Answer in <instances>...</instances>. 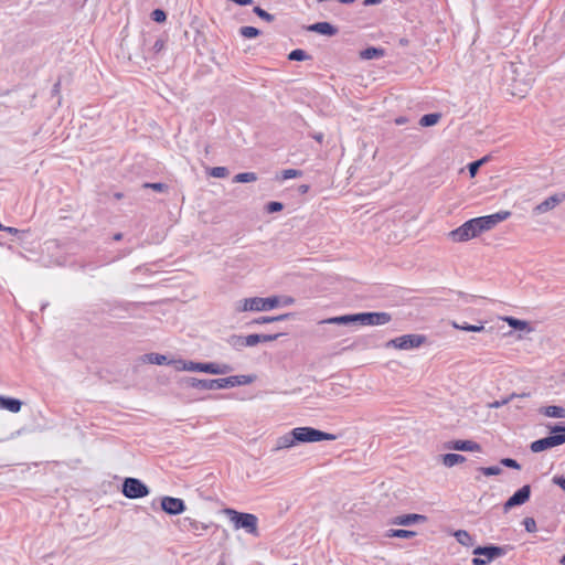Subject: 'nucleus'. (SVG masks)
<instances>
[{
    "instance_id": "obj_19",
    "label": "nucleus",
    "mask_w": 565,
    "mask_h": 565,
    "mask_svg": "<svg viewBox=\"0 0 565 565\" xmlns=\"http://www.w3.org/2000/svg\"><path fill=\"white\" fill-rule=\"evenodd\" d=\"M21 407H22V402L20 399L0 395V408L1 409H7L12 413H18V412H20Z\"/></svg>"
},
{
    "instance_id": "obj_53",
    "label": "nucleus",
    "mask_w": 565,
    "mask_h": 565,
    "mask_svg": "<svg viewBox=\"0 0 565 565\" xmlns=\"http://www.w3.org/2000/svg\"><path fill=\"white\" fill-rule=\"evenodd\" d=\"M553 483L557 484L563 491H565V477L555 476L553 478Z\"/></svg>"
},
{
    "instance_id": "obj_11",
    "label": "nucleus",
    "mask_w": 565,
    "mask_h": 565,
    "mask_svg": "<svg viewBox=\"0 0 565 565\" xmlns=\"http://www.w3.org/2000/svg\"><path fill=\"white\" fill-rule=\"evenodd\" d=\"M175 525L181 532H191L196 536L202 535L210 527V524L199 522L190 516L178 519Z\"/></svg>"
},
{
    "instance_id": "obj_3",
    "label": "nucleus",
    "mask_w": 565,
    "mask_h": 565,
    "mask_svg": "<svg viewBox=\"0 0 565 565\" xmlns=\"http://www.w3.org/2000/svg\"><path fill=\"white\" fill-rule=\"evenodd\" d=\"M223 513L232 522L235 530H244L246 533L257 537L259 536L258 531V518L253 513L239 512L232 508H225Z\"/></svg>"
},
{
    "instance_id": "obj_17",
    "label": "nucleus",
    "mask_w": 565,
    "mask_h": 565,
    "mask_svg": "<svg viewBox=\"0 0 565 565\" xmlns=\"http://www.w3.org/2000/svg\"><path fill=\"white\" fill-rule=\"evenodd\" d=\"M307 30L326 36H334L339 32V29L335 25L324 21L310 24Z\"/></svg>"
},
{
    "instance_id": "obj_27",
    "label": "nucleus",
    "mask_w": 565,
    "mask_h": 565,
    "mask_svg": "<svg viewBox=\"0 0 565 565\" xmlns=\"http://www.w3.org/2000/svg\"><path fill=\"white\" fill-rule=\"evenodd\" d=\"M376 335H373V334H370V335H365V337H362L358 340H355L353 343H352V348H370V347H376L377 343H376Z\"/></svg>"
},
{
    "instance_id": "obj_39",
    "label": "nucleus",
    "mask_w": 565,
    "mask_h": 565,
    "mask_svg": "<svg viewBox=\"0 0 565 565\" xmlns=\"http://www.w3.org/2000/svg\"><path fill=\"white\" fill-rule=\"evenodd\" d=\"M479 471L487 477L499 476L502 473V469L499 466L480 467Z\"/></svg>"
},
{
    "instance_id": "obj_26",
    "label": "nucleus",
    "mask_w": 565,
    "mask_h": 565,
    "mask_svg": "<svg viewBox=\"0 0 565 565\" xmlns=\"http://www.w3.org/2000/svg\"><path fill=\"white\" fill-rule=\"evenodd\" d=\"M141 360L143 362L151 363V364H157V365L170 364V360L166 355L159 354V353H147V354H143L141 356Z\"/></svg>"
},
{
    "instance_id": "obj_28",
    "label": "nucleus",
    "mask_w": 565,
    "mask_h": 565,
    "mask_svg": "<svg viewBox=\"0 0 565 565\" xmlns=\"http://www.w3.org/2000/svg\"><path fill=\"white\" fill-rule=\"evenodd\" d=\"M455 537L458 543H460L463 546H473L475 544V537L470 535L466 530H458L455 532Z\"/></svg>"
},
{
    "instance_id": "obj_40",
    "label": "nucleus",
    "mask_w": 565,
    "mask_h": 565,
    "mask_svg": "<svg viewBox=\"0 0 565 565\" xmlns=\"http://www.w3.org/2000/svg\"><path fill=\"white\" fill-rule=\"evenodd\" d=\"M302 174H303V172L301 170L286 169V170L281 171L280 180L284 181V180H288V179L299 178Z\"/></svg>"
},
{
    "instance_id": "obj_36",
    "label": "nucleus",
    "mask_w": 565,
    "mask_h": 565,
    "mask_svg": "<svg viewBox=\"0 0 565 565\" xmlns=\"http://www.w3.org/2000/svg\"><path fill=\"white\" fill-rule=\"evenodd\" d=\"M226 341L231 347H233L236 350H241L242 348L245 347L243 335L232 334L227 338Z\"/></svg>"
},
{
    "instance_id": "obj_64",
    "label": "nucleus",
    "mask_w": 565,
    "mask_h": 565,
    "mask_svg": "<svg viewBox=\"0 0 565 565\" xmlns=\"http://www.w3.org/2000/svg\"><path fill=\"white\" fill-rule=\"evenodd\" d=\"M398 44H399L401 46H407V45L409 44V40H408L407 38H401V39L398 40Z\"/></svg>"
},
{
    "instance_id": "obj_2",
    "label": "nucleus",
    "mask_w": 565,
    "mask_h": 565,
    "mask_svg": "<svg viewBox=\"0 0 565 565\" xmlns=\"http://www.w3.org/2000/svg\"><path fill=\"white\" fill-rule=\"evenodd\" d=\"M255 381V375H232L222 379H196L183 376L179 379L180 388H196L200 391L223 390L228 387L248 385Z\"/></svg>"
},
{
    "instance_id": "obj_10",
    "label": "nucleus",
    "mask_w": 565,
    "mask_h": 565,
    "mask_svg": "<svg viewBox=\"0 0 565 565\" xmlns=\"http://www.w3.org/2000/svg\"><path fill=\"white\" fill-rule=\"evenodd\" d=\"M392 320L388 312H359L358 323L362 326H383Z\"/></svg>"
},
{
    "instance_id": "obj_54",
    "label": "nucleus",
    "mask_w": 565,
    "mask_h": 565,
    "mask_svg": "<svg viewBox=\"0 0 565 565\" xmlns=\"http://www.w3.org/2000/svg\"><path fill=\"white\" fill-rule=\"evenodd\" d=\"M0 231H4L9 234H12V235H18L21 233L20 230L15 228V227H11V226H4L0 223Z\"/></svg>"
},
{
    "instance_id": "obj_5",
    "label": "nucleus",
    "mask_w": 565,
    "mask_h": 565,
    "mask_svg": "<svg viewBox=\"0 0 565 565\" xmlns=\"http://www.w3.org/2000/svg\"><path fill=\"white\" fill-rule=\"evenodd\" d=\"M280 299L278 296L262 298H245L239 301L237 311H267L278 307Z\"/></svg>"
},
{
    "instance_id": "obj_7",
    "label": "nucleus",
    "mask_w": 565,
    "mask_h": 565,
    "mask_svg": "<svg viewBox=\"0 0 565 565\" xmlns=\"http://www.w3.org/2000/svg\"><path fill=\"white\" fill-rule=\"evenodd\" d=\"M121 493L128 499H141L150 493V489L140 479L127 477L121 483Z\"/></svg>"
},
{
    "instance_id": "obj_24",
    "label": "nucleus",
    "mask_w": 565,
    "mask_h": 565,
    "mask_svg": "<svg viewBox=\"0 0 565 565\" xmlns=\"http://www.w3.org/2000/svg\"><path fill=\"white\" fill-rule=\"evenodd\" d=\"M385 51L380 47L369 46L360 52V56L363 60H376L383 57Z\"/></svg>"
},
{
    "instance_id": "obj_59",
    "label": "nucleus",
    "mask_w": 565,
    "mask_h": 565,
    "mask_svg": "<svg viewBox=\"0 0 565 565\" xmlns=\"http://www.w3.org/2000/svg\"><path fill=\"white\" fill-rule=\"evenodd\" d=\"M294 302H295V299L292 297L287 296V297L282 298L284 306H289V305H292Z\"/></svg>"
},
{
    "instance_id": "obj_18",
    "label": "nucleus",
    "mask_w": 565,
    "mask_h": 565,
    "mask_svg": "<svg viewBox=\"0 0 565 565\" xmlns=\"http://www.w3.org/2000/svg\"><path fill=\"white\" fill-rule=\"evenodd\" d=\"M358 323V313L331 317L319 321V324L351 326Z\"/></svg>"
},
{
    "instance_id": "obj_35",
    "label": "nucleus",
    "mask_w": 565,
    "mask_h": 565,
    "mask_svg": "<svg viewBox=\"0 0 565 565\" xmlns=\"http://www.w3.org/2000/svg\"><path fill=\"white\" fill-rule=\"evenodd\" d=\"M257 180V174L255 172H242L234 177V182L238 183H248Z\"/></svg>"
},
{
    "instance_id": "obj_42",
    "label": "nucleus",
    "mask_w": 565,
    "mask_h": 565,
    "mask_svg": "<svg viewBox=\"0 0 565 565\" xmlns=\"http://www.w3.org/2000/svg\"><path fill=\"white\" fill-rule=\"evenodd\" d=\"M233 371V367L226 363H215L214 362V371L212 374H227Z\"/></svg>"
},
{
    "instance_id": "obj_6",
    "label": "nucleus",
    "mask_w": 565,
    "mask_h": 565,
    "mask_svg": "<svg viewBox=\"0 0 565 565\" xmlns=\"http://www.w3.org/2000/svg\"><path fill=\"white\" fill-rule=\"evenodd\" d=\"M295 440L297 444H306V443H318L322 440H335L337 436L333 434H329L322 431L320 429L303 426L294 428Z\"/></svg>"
},
{
    "instance_id": "obj_4",
    "label": "nucleus",
    "mask_w": 565,
    "mask_h": 565,
    "mask_svg": "<svg viewBox=\"0 0 565 565\" xmlns=\"http://www.w3.org/2000/svg\"><path fill=\"white\" fill-rule=\"evenodd\" d=\"M511 550L510 545H494L488 544L484 546H477L473 548L472 554L476 556L471 559L472 565H488L493 559L504 556Z\"/></svg>"
},
{
    "instance_id": "obj_46",
    "label": "nucleus",
    "mask_w": 565,
    "mask_h": 565,
    "mask_svg": "<svg viewBox=\"0 0 565 565\" xmlns=\"http://www.w3.org/2000/svg\"><path fill=\"white\" fill-rule=\"evenodd\" d=\"M500 463L507 468H511V469H515V470L521 469V465L513 458H502L500 460Z\"/></svg>"
},
{
    "instance_id": "obj_51",
    "label": "nucleus",
    "mask_w": 565,
    "mask_h": 565,
    "mask_svg": "<svg viewBox=\"0 0 565 565\" xmlns=\"http://www.w3.org/2000/svg\"><path fill=\"white\" fill-rule=\"evenodd\" d=\"M550 433H564L565 434V425L562 424H555V425H548Z\"/></svg>"
},
{
    "instance_id": "obj_43",
    "label": "nucleus",
    "mask_w": 565,
    "mask_h": 565,
    "mask_svg": "<svg viewBox=\"0 0 565 565\" xmlns=\"http://www.w3.org/2000/svg\"><path fill=\"white\" fill-rule=\"evenodd\" d=\"M228 169L226 167H214L210 171V175L214 178H226L228 175Z\"/></svg>"
},
{
    "instance_id": "obj_47",
    "label": "nucleus",
    "mask_w": 565,
    "mask_h": 565,
    "mask_svg": "<svg viewBox=\"0 0 565 565\" xmlns=\"http://www.w3.org/2000/svg\"><path fill=\"white\" fill-rule=\"evenodd\" d=\"M520 395H516V394H511L510 396L505 397V398H502L500 401H494L490 407H493V408H499V407H502L504 405H507L509 402H511L513 398L515 397H519Z\"/></svg>"
},
{
    "instance_id": "obj_33",
    "label": "nucleus",
    "mask_w": 565,
    "mask_h": 565,
    "mask_svg": "<svg viewBox=\"0 0 565 565\" xmlns=\"http://www.w3.org/2000/svg\"><path fill=\"white\" fill-rule=\"evenodd\" d=\"M310 58H311V56L302 49H295L288 55V60L297 61V62H301V61H306V60H310Z\"/></svg>"
},
{
    "instance_id": "obj_29",
    "label": "nucleus",
    "mask_w": 565,
    "mask_h": 565,
    "mask_svg": "<svg viewBox=\"0 0 565 565\" xmlns=\"http://www.w3.org/2000/svg\"><path fill=\"white\" fill-rule=\"evenodd\" d=\"M440 118H441L440 113L425 114L420 117L419 125L422 127H431V126L436 125L440 120Z\"/></svg>"
},
{
    "instance_id": "obj_37",
    "label": "nucleus",
    "mask_w": 565,
    "mask_h": 565,
    "mask_svg": "<svg viewBox=\"0 0 565 565\" xmlns=\"http://www.w3.org/2000/svg\"><path fill=\"white\" fill-rule=\"evenodd\" d=\"M253 12L260 19L267 21V22H273L275 20V15L267 12L266 10H264L263 8H260L259 6H256L254 7L253 9Z\"/></svg>"
},
{
    "instance_id": "obj_23",
    "label": "nucleus",
    "mask_w": 565,
    "mask_h": 565,
    "mask_svg": "<svg viewBox=\"0 0 565 565\" xmlns=\"http://www.w3.org/2000/svg\"><path fill=\"white\" fill-rule=\"evenodd\" d=\"M504 321H507L508 324L511 328H513L514 330H520V331L525 330L527 332H532L533 331V328L525 320H521V319H518V318H514V317H505Z\"/></svg>"
},
{
    "instance_id": "obj_1",
    "label": "nucleus",
    "mask_w": 565,
    "mask_h": 565,
    "mask_svg": "<svg viewBox=\"0 0 565 565\" xmlns=\"http://www.w3.org/2000/svg\"><path fill=\"white\" fill-rule=\"evenodd\" d=\"M510 215V211H499L494 214L470 218L456 230L449 232V237L454 242H467L479 236L483 232L492 230L500 222L509 218Z\"/></svg>"
},
{
    "instance_id": "obj_55",
    "label": "nucleus",
    "mask_w": 565,
    "mask_h": 565,
    "mask_svg": "<svg viewBox=\"0 0 565 565\" xmlns=\"http://www.w3.org/2000/svg\"><path fill=\"white\" fill-rule=\"evenodd\" d=\"M294 317H295V313L279 315V316L273 317V322L285 321V320H288Z\"/></svg>"
},
{
    "instance_id": "obj_52",
    "label": "nucleus",
    "mask_w": 565,
    "mask_h": 565,
    "mask_svg": "<svg viewBox=\"0 0 565 565\" xmlns=\"http://www.w3.org/2000/svg\"><path fill=\"white\" fill-rule=\"evenodd\" d=\"M273 322V317H266V316H263V317H259L257 319H254L252 323H257V324H264V323H271Z\"/></svg>"
},
{
    "instance_id": "obj_45",
    "label": "nucleus",
    "mask_w": 565,
    "mask_h": 565,
    "mask_svg": "<svg viewBox=\"0 0 565 565\" xmlns=\"http://www.w3.org/2000/svg\"><path fill=\"white\" fill-rule=\"evenodd\" d=\"M260 343V337L257 333L248 334L244 337L245 347H255Z\"/></svg>"
},
{
    "instance_id": "obj_21",
    "label": "nucleus",
    "mask_w": 565,
    "mask_h": 565,
    "mask_svg": "<svg viewBox=\"0 0 565 565\" xmlns=\"http://www.w3.org/2000/svg\"><path fill=\"white\" fill-rule=\"evenodd\" d=\"M540 413L552 418H565V408L557 405H548L540 408Z\"/></svg>"
},
{
    "instance_id": "obj_63",
    "label": "nucleus",
    "mask_w": 565,
    "mask_h": 565,
    "mask_svg": "<svg viewBox=\"0 0 565 565\" xmlns=\"http://www.w3.org/2000/svg\"><path fill=\"white\" fill-rule=\"evenodd\" d=\"M310 186L308 184H301L299 188H298V191L301 193V194H306L308 191H309Z\"/></svg>"
},
{
    "instance_id": "obj_41",
    "label": "nucleus",
    "mask_w": 565,
    "mask_h": 565,
    "mask_svg": "<svg viewBox=\"0 0 565 565\" xmlns=\"http://www.w3.org/2000/svg\"><path fill=\"white\" fill-rule=\"evenodd\" d=\"M152 21L163 23L167 21V12L162 9H154L150 14Z\"/></svg>"
},
{
    "instance_id": "obj_14",
    "label": "nucleus",
    "mask_w": 565,
    "mask_h": 565,
    "mask_svg": "<svg viewBox=\"0 0 565 565\" xmlns=\"http://www.w3.org/2000/svg\"><path fill=\"white\" fill-rule=\"evenodd\" d=\"M446 449L458 451H481V445L473 440H450L445 444Z\"/></svg>"
},
{
    "instance_id": "obj_32",
    "label": "nucleus",
    "mask_w": 565,
    "mask_h": 565,
    "mask_svg": "<svg viewBox=\"0 0 565 565\" xmlns=\"http://www.w3.org/2000/svg\"><path fill=\"white\" fill-rule=\"evenodd\" d=\"M142 189H151L156 192L166 193L169 191V185L163 182H145L141 185Z\"/></svg>"
},
{
    "instance_id": "obj_13",
    "label": "nucleus",
    "mask_w": 565,
    "mask_h": 565,
    "mask_svg": "<svg viewBox=\"0 0 565 565\" xmlns=\"http://www.w3.org/2000/svg\"><path fill=\"white\" fill-rule=\"evenodd\" d=\"M531 497V486L524 484L519 490H516L503 504L504 512L510 511L514 507L522 505L530 500Z\"/></svg>"
},
{
    "instance_id": "obj_30",
    "label": "nucleus",
    "mask_w": 565,
    "mask_h": 565,
    "mask_svg": "<svg viewBox=\"0 0 565 565\" xmlns=\"http://www.w3.org/2000/svg\"><path fill=\"white\" fill-rule=\"evenodd\" d=\"M416 535L415 531L411 530H402V529H391L386 532V537H399V539H411Z\"/></svg>"
},
{
    "instance_id": "obj_58",
    "label": "nucleus",
    "mask_w": 565,
    "mask_h": 565,
    "mask_svg": "<svg viewBox=\"0 0 565 565\" xmlns=\"http://www.w3.org/2000/svg\"><path fill=\"white\" fill-rule=\"evenodd\" d=\"M60 90H61V82L57 81L54 85H53V88H52V95L55 96V95H58L60 94Z\"/></svg>"
},
{
    "instance_id": "obj_44",
    "label": "nucleus",
    "mask_w": 565,
    "mask_h": 565,
    "mask_svg": "<svg viewBox=\"0 0 565 565\" xmlns=\"http://www.w3.org/2000/svg\"><path fill=\"white\" fill-rule=\"evenodd\" d=\"M282 209H284V204L278 201H270L265 206V210L267 213L280 212Z\"/></svg>"
},
{
    "instance_id": "obj_62",
    "label": "nucleus",
    "mask_w": 565,
    "mask_h": 565,
    "mask_svg": "<svg viewBox=\"0 0 565 565\" xmlns=\"http://www.w3.org/2000/svg\"><path fill=\"white\" fill-rule=\"evenodd\" d=\"M407 121H408V119H407L406 117H404V116H399V117H397V118L395 119V124H396V125H404V124H406Z\"/></svg>"
},
{
    "instance_id": "obj_22",
    "label": "nucleus",
    "mask_w": 565,
    "mask_h": 565,
    "mask_svg": "<svg viewBox=\"0 0 565 565\" xmlns=\"http://www.w3.org/2000/svg\"><path fill=\"white\" fill-rule=\"evenodd\" d=\"M298 444L297 440H295L294 429H291L289 433L277 438L276 449L290 448Z\"/></svg>"
},
{
    "instance_id": "obj_60",
    "label": "nucleus",
    "mask_w": 565,
    "mask_h": 565,
    "mask_svg": "<svg viewBox=\"0 0 565 565\" xmlns=\"http://www.w3.org/2000/svg\"><path fill=\"white\" fill-rule=\"evenodd\" d=\"M383 0H364L363 1V4L364 6H375V4H380L382 3Z\"/></svg>"
},
{
    "instance_id": "obj_15",
    "label": "nucleus",
    "mask_w": 565,
    "mask_h": 565,
    "mask_svg": "<svg viewBox=\"0 0 565 565\" xmlns=\"http://www.w3.org/2000/svg\"><path fill=\"white\" fill-rule=\"evenodd\" d=\"M565 201V193H556L554 195L548 196L544 201H542L540 204H537L534 207V212L536 214H543L546 213L554 207H556L559 203Z\"/></svg>"
},
{
    "instance_id": "obj_56",
    "label": "nucleus",
    "mask_w": 565,
    "mask_h": 565,
    "mask_svg": "<svg viewBox=\"0 0 565 565\" xmlns=\"http://www.w3.org/2000/svg\"><path fill=\"white\" fill-rule=\"evenodd\" d=\"M322 337L327 338V339H333V338H337L339 337L340 334L335 331H331V330H323L322 333H321Z\"/></svg>"
},
{
    "instance_id": "obj_50",
    "label": "nucleus",
    "mask_w": 565,
    "mask_h": 565,
    "mask_svg": "<svg viewBox=\"0 0 565 565\" xmlns=\"http://www.w3.org/2000/svg\"><path fill=\"white\" fill-rule=\"evenodd\" d=\"M188 363H189V361L182 360V359L170 360V364H173L175 370H178V371H188V369L183 367V365H186Z\"/></svg>"
},
{
    "instance_id": "obj_12",
    "label": "nucleus",
    "mask_w": 565,
    "mask_h": 565,
    "mask_svg": "<svg viewBox=\"0 0 565 565\" xmlns=\"http://www.w3.org/2000/svg\"><path fill=\"white\" fill-rule=\"evenodd\" d=\"M160 507L169 515H179L186 510L184 500L169 495L161 498Z\"/></svg>"
},
{
    "instance_id": "obj_48",
    "label": "nucleus",
    "mask_w": 565,
    "mask_h": 565,
    "mask_svg": "<svg viewBox=\"0 0 565 565\" xmlns=\"http://www.w3.org/2000/svg\"><path fill=\"white\" fill-rule=\"evenodd\" d=\"M523 525L525 527V531L529 532V533H533L536 531V522L533 518H525L523 520Z\"/></svg>"
},
{
    "instance_id": "obj_49",
    "label": "nucleus",
    "mask_w": 565,
    "mask_h": 565,
    "mask_svg": "<svg viewBox=\"0 0 565 565\" xmlns=\"http://www.w3.org/2000/svg\"><path fill=\"white\" fill-rule=\"evenodd\" d=\"M285 334H286L285 332H276L273 334H259V337H260V342H271Z\"/></svg>"
},
{
    "instance_id": "obj_61",
    "label": "nucleus",
    "mask_w": 565,
    "mask_h": 565,
    "mask_svg": "<svg viewBox=\"0 0 565 565\" xmlns=\"http://www.w3.org/2000/svg\"><path fill=\"white\" fill-rule=\"evenodd\" d=\"M232 1L238 6H249L253 2V0H232Z\"/></svg>"
},
{
    "instance_id": "obj_9",
    "label": "nucleus",
    "mask_w": 565,
    "mask_h": 565,
    "mask_svg": "<svg viewBox=\"0 0 565 565\" xmlns=\"http://www.w3.org/2000/svg\"><path fill=\"white\" fill-rule=\"evenodd\" d=\"M565 444V434L564 433H551V435L534 440L530 445V449L532 452H541L547 449H551L556 446H561Z\"/></svg>"
},
{
    "instance_id": "obj_57",
    "label": "nucleus",
    "mask_w": 565,
    "mask_h": 565,
    "mask_svg": "<svg viewBox=\"0 0 565 565\" xmlns=\"http://www.w3.org/2000/svg\"><path fill=\"white\" fill-rule=\"evenodd\" d=\"M163 46H164V42L161 39H158L154 42L152 49H153L154 52H160L163 49Z\"/></svg>"
},
{
    "instance_id": "obj_25",
    "label": "nucleus",
    "mask_w": 565,
    "mask_h": 565,
    "mask_svg": "<svg viewBox=\"0 0 565 565\" xmlns=\"http://www.w3.org/2000/svg\"><path fill=\"white\" fill-rule=\"evenodd\" d=\"M465 461L466 457L459 454L449 452L441 456V462L449 468L462 463Z\"/></svg>"
},
{
    "instance_id": "obj_20",
    "label": "nucleus",
    "mask_w": 565,
    "mask_h": 565,
    "mask_svg": "<svg viewBox=\"0 0 565 565\" xmlns=\"http://www.w3.org/2000/svg\"><path fill=\"white\" fill-rule=\"evenodd\" d=\"M183 367L188 369L189 372H203L212 374L214 371V362H194L189 361Z\"/></svg>"
},
{
    "instance_id": "obj_16",
    "label": "nucleus",
    "mask_w": 565,
    "mask_h": 565,
    "mask_svg": "<svg viewBox=\"0 0 565 565\" xmlns=\"http://www.w3.org/2000/svg\"><path fill=\"white\" fill-rule=\"evenodd\" d=\"M427 521V516L423 514L417 513H409V514H403L395 516L391 523L394 525H403V526H409L416 523H425Z\"/></svg>"
},
{
    "instance_id": "obj_31",
    "label": "nucleus",
    "mask_w": 565,
    "mask_h": 565,
    "mask_svg": "<svg viewBox=\"0 0 565 565\" xmlns=\"http://www.w3.org/2000/svg\"><path fill=\"white\" fill-rule=\"evenodd\" d=\"M452 327L458 330L467 331V332H481L484 330L483 324H470L468 322H452Z\"/></svg>"
},
{
    "instance_id": "obj_38",
    "label": "nucleus",
    "mask_w": 565,
    "mask_h": 565,
    "mask_svg": "<svg viewBox=\"0 0 565 565\" xmlns=\"http://www.w3.org/2000/svg\"><path fill=\"white\" fill-rule=\"evenodd\" d=\"M487 161H488V157H483V158H481V159H479V160H475V161L470 162V163L468 164V170H469L470 175H471V177H475V175L478 173V171H479L480 167H481L484 162H487Z\"/></svg>"
},
{
    "instance_id": "obj_34",
    "label": "nucleus",
    "mask_w": 565,
    "mask_h": 565,
    "mask_svg": "<svg viewBox=\"0 0 565 565\" xmlns=\"http://www.w3.org/2000/svg\"><path fill=\"white\" fill-rule=\"evenodd\" d=\"M260 33V30L255 26L244 25L239 28V34L246 39L257 38Z\"/></svg>"
},
{
    "instance_id": "obj_8",
    "label": "nucleus",
    "mask_w": 565,
    "mask_h": 565,
    "mask_svg": "<svg viewBox=\"0 0 565 565\" xmlns=\"http://www.w3.org/2000/svg\"><path fill=\"white\" fill-rule=\"evenodd\" d=\"M427 341L426 335L424 334H404L402 337H397L395 339L390 340L386 343V347L395 348L399 350H411L420 347Z\"/></svg>"
}]
</instances>
